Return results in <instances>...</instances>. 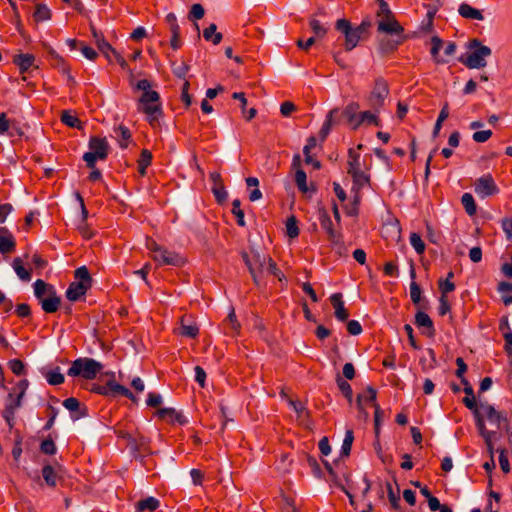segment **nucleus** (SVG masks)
Wrapping results in <instances>:
<instances>
[{
    "mask_svg": "<svg viewBox=\"0 0 512 512\" xmlns=\"http://www.w3.org/2000/svg\"><path fill=\"white\" fill-rule=\"evenodd\" d=\"M466 47L470 52L465 55H461L458 58V61L468 69H481L486 67V57H489L492 54L491 48L483 45L481 40L478 38L469 40Z\"/></svg>",
    "mask_w": 512,
    "mask_h": 512,
    "instance_id": "1",
    "label": "nucleus"
},
{
    "mask_svg": "<svg viewBox=\"0 0 512 512\" xmlns=\"http://www.w3.org/2000/svg\"><path fill=\"white\" fill-rule=\"evenodd\" d=\"M347 165V173L352 177V192L360 193L366 185H370V175L362 170L360 154L353 148L348 150Z\"/></svg>",
    "mask_w": 512,
    "mask_h": 512,
    "instance_id": "2",
    "label": "nucleus"
},
{
    "mask_svg": "<svg viewBox=\"0 0 512 512\" xmlns=\"http://www.w3.org/2000/svg\"><path fill=\"white\" fill-rule=\"evenodd\" d=\"M103 369V364L93 358L83 357L74 360L67 371L71 377H82L86 380H93Z\"/></svg>",
    "mask_w": 512,
    "mask_h": 512,
    "instance_id": "3",
    "label": "nucleus"
},
{
    "mask_svg": "<svg viewBox=\"0 0 512 512\" xmlns=\"http://www.w3.org/2000/svg\"><path fill=\"white\" fill-rule=\"evenodd\" d=\"M160 101V95L157 91L149 90L143 92L139 99L138 111L147 115V120L150 125L154 126L158 117L163 114Z\"/></svg>",
    "mask_w": 512,
    "mask_h": 512,
    "instance_id": "4",
    "label": "nucleus"
},
{
    "mask_svg": "<svg viewBox=\"0 0 512 512\" xmlns=\"http://www.w3.org/2000/svg\"><path fill=\"white\" fill-rule=\"evenodd\" d=\"M90 392L109 398L123 396L136 403L138 398L125 386L117 383L115 380H108L104 385L92 383L88 388Z\"/></svg>",
    "mask_w": 512,
    "mask_h": 512,
    "instance_id": "5",
    "label": "nucleus"
},
{
    "mask_svg": "<svg viewBox=\"0 0 512 512\" xmlns=\"http://www.w3.org/2000/svg\"><path fill=\"white\" fill-rule=\"evenodd\" d=\"M389 92L388 82L383 77H377L373 89L367 96V102L373 111L380 112L384 107L386 98L389 96Z\"/></svg>",
    "mask_w": 512,
    "mask_h": 512,
    "instance_id": "6",
    "label": "nucleus"
},
{
    "mask_svg": "<svg viewBox=\"0 0 512 512\" xmlns=\"http://www.w3.org/2000/svg\"><path fill=\"white\" fill-rule=\"evenodd\" d=\"M240 255L249 270L253 282L257 286L260 285L266 257L255 250H251L250 253L241 251Z\"/></svg>",
    "mask_w": 512,
    "mask_h": 512,
    "instance_id": "7",
    "label": "nucleus"
},
{
    "mask_svg": "<svg viewBox=\"0 0 512 512\" xmlns=\"http://www.w3.org/2000/svg\"><path fill=\"white\" fill-rule=\"evenodd\" d=\"M335 29L344 36L345 51L353 50L362 39L356 27H353L348 19H338L335 23Z\"/></svg>",
    "mask_w": 512,
    "mask_h": 512,
    "instance_id": "8",
    "label": "nucleus"
},
{
    "mask_svg": "<svg viewBox=\"0 0 512 512\" xmlns=\"http://www.w3.org/2000/svg\"><path fill=\"white\" fill-rule=\"evenodd\" d=\"M474 191L481 198H486L499 193V188L496 185L491 174H485L474 182Z\"/></svg>",
    "mask_w": 512,
    "mask_h": 512,
    "instance_id": "9",
    "label": "nucleus"
},
{
    "mask_svg": "<svg viewBox=\"0 0 512 512\" xmlns=\"http://www.w3.org/2000/svg\"><path fill=\"white\" fill-rule=\"evenodd\" d=\"M318 214H319V221H320L321 227L325 230L328 240L330 241L331 245L341 246L340 238H341L342 234L340 232H337L333 228V223H332V220H331L327 210L324 207H320L318 209Z\"/></svg>",
    "mask_w": 512,
    "mask_h": 512,
    "instance_id": "10",
    "label": "nucleus"
},
{
    "mask_svg": "<svg viewBox=\"0 0 512 512\" xmlns=\"http://www.w3.org/2000/svg\"><path fill=\"white\" fill-rule=\"evenodd\" d=\"M12 62L18 67L20 73L23 75V81L27 80V77L24 74L38 68V66L35 65V56L29 53H19L14 55Z\"/></svg>",
    "mask_w": 512,
    "mask_h": 512,
    "instance_id": "11",
    "label": "nucleus"
},
{
    "mask_svg": "<svg viewBox=\"0 0 512 512\" xmlns=\"http://www.w3.org/2000/svg\"><path fill=\"white\" fill-rule=\"evenodd\" d=\"M153 259L159 262L161 265H171L176 267H181L186 262L185 258L179 253L169 251L164 247L158 254L153 255Z\"/></svg>",
    "mask_w": 512,
    "mask_h": 512,
    "instance_id": "12",
    "label": "nucleus"
},
{
    "mask_svg": "<svg viewBox=\"0 0 512 512\" xmlns=\"http://www.w3.org/2000/svg\"><path fill=\"white\" fill-rule=\"evenodd\" d=\"M48 55H49V61L52 65V67L58 69L59 72L67 75L68 82H70L72 85H74L75 79L70 74V66L67 64L65 59L51 47L48 50Z\"/></svg>",
    "mask_w": 512,
    "mask_h": 512,
    "instance_id": "13",
    "label": "nucleus"
},
{
    "mask_svg": "<svg viewBox=\"0 0 512 512\" xmlns=\"http://www.w3.org/2000/svg\"><path fill=\"white\" fill-rule=\"evenodd\" d=\"M156 416L169 424L185 425L188 423L187 418L182 412L176 411L174 408H160L156 411Z\"/></svg>",
    "mask_w": 512,
    "mask_h": 512,
    "instance_id": "14",
    "label": "nucleus"
},
{
    "mask_svg": "<svg viewBox=\"0 0 512 512\" xmlns=\"http://www.w3.org/2000/svg\"><path fill=\"white\" fill-rule=\"evenodd\" d=\"M480 408L484 410L487 420L492 424H496L498 428L502 424L505 426L509 423L507 413L497 411L493 405L480 403Z\"/></svg>",
    "mask_w": 512,
    "mask_h": 512,
    "instance_id": "15",
    "label": "nucleus"
},
{
    "mask_svg": "<svg viewBox=\"0 0 512 512\" xmlns=\"http://www.w3.org/2000/svg\"><path fill=\"white\" fill-rule=\"evenodd\" d=\"M121 436L127 440L133 452H148L150 440L139 432L136 435L122 433Z\"/></svg>",
    "mask_w": 512,
    "mask_h": 512,
    "instance_id": "16",
    "label": "nucleus"
},
{
    "mask_svg": "<svg viewBox=\"0 0 512 512\" xmlns=\"http://www.w3.org/2000/svg\"><path fill=\"white\" fill-rule=\"evenodd\" d=\"M88 147L90 151H92L99 157V160H105L108 157L109 144L105 137H90Z\"/></svg>",
    "mask_w": 512,
    "mask_h": 512,
    "instance_id": "17",
    "label": "nucleus"
},
{
    "mask_svg": "<svg viewBox=\"0 0 512 512\" xmlns=\"http://www.w3.org/2000/svg\"><path fill=\"white\" fill-rule=\"evenodd\" d=\"M178 334L192 339L198 336L199 328L191 316L184 315L180 318Z\"/></svg>",
    "mask_w": 512,
    "mask_h": 512,
    "instance_id": "18",
    "label": "nucleus"
},
{
    "mask_svg": "<svg viewBox=\"0 0 512 512\" xmlns=\"http://www.w3.org/2000/svg\"><path fill=\"white\" fill-rule=\"evenodd\" d=\"M63 406L69 410L73 420H78L88 415V408L86 405L81 404L75 397H69L63 401Z\"/></svg>",
    "mask_w": 512,
    "mask_h": 512,
    "instance_id": "19",
    "label": "nucleus"
},
{
    "mask_svg": "<svg viewBox=\"0 0 512 512\" xmlns=\"http://www.w3.org/2000/svg\"><path fill=\"white\" fill-rule=\"evenodd\" d=\"M386 19L387 21H379L377 28L378 32L387 33L392 36H405L403 34L404 28L395 19L394 15Z\"/></svg>",
    "mask_w": 512,
    "mask_h": 512,
    "instance_id": "20",
    "label": "nucleus"
},
{
    "mask_svg": "<svg viewBox=\"0 0 512 512\" xmlns=\"http://www.w3.org/2000/svg\"><path fill=\"white\" fill-rule=\"evenodd\" d=\"M39 303L44 312L55 313L61 306V298L57 295L55 288L50 287L48 295Z\"/></svg>",
    "mask_w": 512,
    "mask_h": 512,
    "instance_id": "21",
    "label": "nucleus"
},
{
    "mask_svg": "<svg viewBox=\"0 0 512 512\" xmlns=\"http://www.w3.org/2000/svg\"><path fill=\"white\" fill-rule=\"evenodd\" d=\"M330 302L334 308V315L337 320L345 322L349 318V312L344 306L341 293H334L330 296Z\"/></svg>",
    "mask_w": 512,
    "mask_h": 512,
    "instance_id": "22",
    "label": "nucleus"
},
{
    "mask_svg": "<svg viewBox=\"0 0 512 512\" xmlns=\"http://www.w3.org/2000/svg\"><path fill=\"white\" fill-rule=\"evenodd\" d=\"M415 325L418 328H426V331L423 332L427 337L432 338L435 336V328L432 319L430 316L423 311H418L415 315Z\"/></svg>",
    "mask_w": 512,
    "mask_h": 512,
    "instance_id": "23",
    "label": "nucleus"
},
{
    "mask_svg": "<svg viewBox=\"0 0 512 512\" xmlns=\"http://www.w3.org/2000/svg\"><path fill=\"white\" fill-rule=\"evenodd\" d=\"M338 114L339 108H334L330 110L329 113L327 114L326 119L319 131V137L321 141H324L327 138L333 125L340 124V120L336 119L338 117Z\"/></svg>",
    "mask_w": 512,
    "mask_h": 512,
    "instance_id": "24",
    "label": "nucleus"
},
{
    "mask_svg": "<svg viewBox=\"0 0 512 512\" xmlns=\"http://www.w3.org/2000/svg\"><path fill=\"white\" fill-rule=\"evenodd\" d=\"M16 243L13 235L6 227H0V253L7 254L15 249Z\"/></svg>",
    "mask_w": 512,
    "mask_h": 512,
    "instance_id": "25",
    "label": "nucleus"
},
{
    "mask_svg": "<svg viewBox=\"0 0 512 512\" xmlns=\"http://www.w3.org/2000/svg\"><path fill=\"white\" fill-rule=\"evenodd\" d=\"M91 32L99 51L109 58V53L115 52V49L106 41L103 33L98 31L93 25H91Z\"/></svg>",
    "mask_w": 512,
    "mask_h": 512,
    "instance_id": "26",
    "label": "nucleus"
},
{
    "mask_svg": "<svg viewBox=\"0 0 512 512\" xmlns=\"http://www.w3.org/2000/svg\"><path fill=\"white\" fill-rule=\"evenodd\" d=\"M89 288L81 282H72L66 290V297L69 301L76 302L84 296Z\"/></svg>",
    "mask_w": 512,
    "mask_h": 512,
    "instance_id": "27",
    "label": "nucleus"
},
{
    "mask_svg": "<svg viewBox=\"0 0 512 512\" xmlns=\"http://www.w3.org/2000/svg\"><path fill=\"white\" fill-rule=\"evenodd\" d=\"M458 13L461 17L465 19H473L478 21L484 20V16L481 10L476 9L465 2L460 4L458 8Z\"/></svg>",
    "mask_w": 512,
    "mask_h": 512,
    "instance_id": "28",
    "label": "nucleus"
},
{
    "mask_svg": "<svg viewBox=\"0 0 512 512\" xmlns=\"http://www.w3.org/2000/svg\"><path fill=\"white\" fill-rule=\"evenodd\" d=\"M295 183L302 193H307L309 191L315 193L317 191L316 186L311 183L310 187L307 185V175L305 171L301 168L296 169L295 172Z\"/></svg>",
    "mask_w": 512,
    "mask_h": 512,
    "instance_id": "29",
    "label": "nucleus"
},
{
    "mask_svg": "<svg viewBox=\"0 0 512 512\" xmlns=\"http://www.w3.org/2000/svg\"><path fill=\"white\" fill-rule=\"evenodd\" d=\"M41 474L44 482L47 486L54 488L57 485V481L61 479L56 473L55 469L50 464H45L41 469Z\"/></svg>",
    "mask_w": 512,
    "mask_h": 512,
    "instance_id": "30",
    "label": "nucleus"
},
{
    "mask_svg": "<svg viewBox=\"0 0 512 512\" xmlns=\"http://www.w3.org/2000/svg\"><path fill=\"white\" fill-rule=\"evenodd\" d=\"M114 133L117 136V140L120 148L126 149L131 141V132L128 127L120 124L119 126L114 128Z\"/></svg>",
    "mask_w": 512,
    "mask_h": 512,
    "instance_id": "31",
    "label": "nucleus"
},
{
    "mask_svg": "<svg viewBox=\"0 0 512 512\" xmlns=\"http://www.w3.org/2000/svg\"><path fill=\"white\" fill-rule=\"evenodd\" d=\"M160 506V502L155 497H147L136 503V512H154Z\"/></svg>",
    "mask_w": 512,
    "mask_h": 512,
    "instance_id": "32",
    "label": "nucleus"
},
{
    "mask_svg": "<svg viewBox=\"0 0 512 512\" xmlns=\"http://www.w3.org/2000/svg\"><path fill=\"white\" fill-rule=\"evenodd\" d=\"M406 40V36H395L394 39H382L380 41V50L383 53H390L395 51L399 45Z\"/></svg>",
    "mask_w": 512,
    "mask_h": 512,
    "instance_id": "33",
    "label": "nucleus"
},
{
    "mask_svg": "<svg viewBox=\"0 0 512 512\" xmlns=\"http://www.w3.org/2000/svg\"><path fill=\"white\" fill-rule=\"evenodd\" d=\"M360 105L358 102H350L343 110L339 109V114L336 119H339L340 122L342 119H346L347 122L353 120L355 115L359 113Z\"/></svg>",
    "mask_w": 512,
    "mask_h": 512,
    "instance_id": "34",
    "label": "nucleus"
},
{
    "mask_svg": "<svg viewBox=\"0 0 512 512\" xmlns=\"http://www.w3.org/2000/svg\"><path fill=\"white\" fill-rule=\"evenodd\" d=\"M473 415H474L475 424H476L477 430L479 432V435L483 439L484 438H488L489 436H496L497 435L496 431H489L486 428L485 419H484V416L482 415L481 412H477V413H475Z\"/></svg>",
    "mask_w": 512,
    "mask_h": 512,
    "instance_id": "35",
    "label": "nucleus"
},
{
    "mask_svg": "<svg viewBox=\"0 0 512 512\" xmlns=\"http://www.w3.org/2000/svg\"><path fill=\"white\" fill-rule=\"evenodd\" d=\"M74 277L76 279L75 282H81L83 285L87 286V288H91L93 279L86 266L77 268L74 272Z\"/></svg>",
    "mask_w": 512,
    "mask_h": 512,
    "instance_id": "36",
    "label": "nucleus"
},
{
    "mask_svg": "<svg viewBox=\"0 0 512 512\" xmlns=\"http://www.w3.org/2000/svg\"><path fill=\"white\" fill-rule=\"evenodd\" d=\"M52 17V12L48 8L46 4L39 3L35 6V11L33 13V18L36 22H42L50 20Z\"/></svg>",
    "mask_w": 512,
    "mask_h": 512,
    "instance_id": "37",
    "label": "nucleus"
},
{
    "mask_svg": "<svg viewBox=\"0 0 512 512\" xmlns=\"http://www.w3.org/2000/svg\"><path fill=\"white\" fill-rule=\"evenodd\" d=\"M431 56L436 64H444L447 61L439 57V51L443 46V40L438 36H433L431 38Z\"/></svg>",
    "mask_w": 512,
    "mask_h": 512,
    "instance_id": "38",
    "label": "nucleus"
},
{
    "mask_svg": "<svg viewBox=\"0 0 512 512\" xmlns=\"http://www.w3.org/2000/svg\"><path fill=\"white\" fill-rule=\"evenodd\" d=\"M33 286L35 297L38 299L39 302L46 297L45 295H48V293L50 292V287H54L53 285L48 284L41 279L36 280Z\"/></svg>",
    "mask_w": 512,
    "mask_h": 512,
    "instance_id": "39",
    "label": "nucleus"
},
{
    "mask_svg": "<svg viewBox=\"0 0 512 512\" xmlns=\"http://www.w3.org/2000/svg\"><path fill=\"white\" fill-rule=\"evenodd\" d=\"M461 203L469 216H473L477 212V205L470 193H464L461 197Z\"/></svg>",
    "mask_w": 512,
    "mask_h": 512,
    "instance_id": "40",
    "label": "nucleus"
},
{
    "mask_svg": "<svg viewBox=\"0 0 512 512\" xmlns=\"http://www.w3.org/2000/svg\"><path fill=\"white\" fill-rule=\"evenodd\" d=\"M61 121H62V123H64L65 125H67L71 128H77V129L83 128V124L80 121V119L78 117H76L75 115H72L69 111H66V110L63 111L61 114Z\"/></svg>",
    "mask_w": 512,
    "mask_h": 512,
    "instance_id": "41",
    "label": "nucleus"
},
{
    "mask_svg": "<svg viewBox=\"0 0 512 512\" xmlns=\"http://www.w3.org/2000/svg\"><path fill=\"white\" fill-rule=\"evenodd\" d=\"M13 268L17 274V276L23 281L31 280V273L27 270L22 263V260L17 257L13 260Z\"/></svg>",
    "mask_w": 512,
    "mask_h": 512,
    "instance_id": "42",
    "label": "nucleus"
},
{
    "mask_svg": "<svg viewBox=\"0 0 512 512\" xmlns=\"http://www.w3.org/2000/svg\"><path fill=\"white\" fill-rule=\"evenodd\" d=\"M39 449H40V452L45 454V455L52 456V455L56 454L57 447H56L54 439L51 437V435H49L47 438H45L40 443Z\"/></svg>",
    "mask_w": 512,
    "mask_h": 512,
    "instance_id": "43",
    "label": "nucleus"
},
{
    "mask_svg": "<svg viewBox=\"0 0 512 512\" xmlns=\"http://www.w3.org/2000/svg\"><path fill=\"white\" fill-rule=\"evenodd\" d=\"M360 113V122L367 125H374L376 127L381 126V121L379 120L377 113L375 111H363Z\"/></svg>",
    "mask_w": 512,
    "mask_h": 512,
    "instance_id": "44",
    "label": "nucleus"
},
{
    "mask_svg": "<svg viewBox=\"0 0 512 512\" xmlns=\"http://www.w3.org/2000/svg\"><path fill=\"white\" fill-rule=\"evenodd\" d=\"M47 382L50 385L56 386L64 383V375L60 372V368L56 367L54 370H50L45 375Z\"/></svg>",
    "mask_w": 512,
    "mask_h": 512,
    "instance_id": "45",
    "label": "nucleus"
},
{
    "mask_svg": "<svg viewBox=\"0 0 512 512\" xmlns=\"http://www.w3.org/2000/svg\"><path fill=\"white\" fill-rule=\"evenodd\" d=\"M336 382L339 390L351 404L353 400V391L351 385L346 380L342 379L340 376H337Z\"/></svg>",
    "mask_w": 512,
    "mask_h": 512,
    "instance_id": "46",
    "label": "nucleus"
},
{
    "mask_svg": "<svg viewBox=\"0 0 512 512\" xmlns=\"http://www.w3.org/2000/svg\"><path fill=\"white\" fill-rule=\"evenodd\" d=\"M211 190L218 204H223L226 202L228 193L225 189L224 183L213 185Z\"/></svg>",
    "mask_w": 512,
    "mask_h": 512,
    "instance_id": "47",
    "label": "nucleus"
},
{
    "mask_svg": "<svg viewBox=\"0 0 512 512\" xmlns=\"http://www.w3.org/2000/svg\"><path fill=\"white\" fill-rule=\"evenodd\" d=\"M307 464L312 470L313 475L318 478L322 479L324 477V473L320 467V464L318 463L317 459L309 454H305Z\"/></svg>",
    "mask_w": 512,
    "mask_h": 512,
    "instance_id": "48",
    "label": "nucleus"
},
{
    "mask_svg": "<svg viewBox=\"0 0 512 512\" xmlns=\"http://www.w3.org/2000/svg\"><path fill=\"white\" fill-rule=\"evenodd\" d=\"M410 244L415 249L417 254L421 255L425 251V243L422 240L420 234L413 232L410 234Z\"/></svg>",
    "mask_w": 512,
    "mask_h": 512,
    "instance_id": "49",
    "label": "nucleus"
},
{
    "mask_svg": "<svg viewBox=\"0 0 512 512\" xmlns=\"http://www.w3.org/2000/svg\"><path fill=\"white\" fill-rule=\"evenodd\" d=\"M309 25L317 38L321 39L327 34V28L324 27L319 20L311 18L309 21Z\"/></svg>",
    "mask_w": 512,
    "mask_h": 512,
    "instance_id": "50",
    "label": "nucleus"
},
{
    "mask_svg": "<svg viewBox=\"0 0 512 512\" xmlns=\"http://www.w3.org/2000/svg\"><path fill=\"white\" fill-rule=\"evenodd\" d=\"M241 201L239 199H234L232 202V210L231 212L236 216L237 218V224L241 227L245 226V220H244V212L240 208Z\"/></svg>",
    "mask_w": 512,
    "mask_h": 512,
    "instance_id": "51",
    "label": "nucleus"
},
{
    "mask_svg": "<svg viewBox=\"0 0 512 512\" xmlns=\"http://www.w3.org/2000/svg\"><path fill=\"white\" fill-rule=\"evenodd\" d=\"M386 488H387V495H388V499L391 504V507L395 510H398L400 508L399 490L397 491V493H395L393 491L391 483H389V482L386 483Z\"/></svg>",
    "mask_w": 512,
    "mask_h": 512,
    "instance_id": "52",
    "label": "nucleus"
},
{
    "mask_svg": "<svg viewBox=\"0 0 512 512\" xmlns=\"http://www.w3.org/2000/svg\"><path fill=\"white\" fill-rule=\"evenodd\" d=\"M286 233L290 238H296L299 235L297 219L294 215L290 216L286 222Z\"/></svg>",
    "mask_w": 512,
    "mask_h": 512,
    "instance_id": "53",
    "label": "nucleus"
},
{
    "mask_svg": "<svg viewBox=\"0 0 512 512\" xmlns=\"http://www.w3.org/2000/svg\"><path fill=\"white\" fill-rule=\"evenodd\" d=\"M171 65H172L173 74L177 78L184 79V81H185L186 80V75H187V73H188V71L190 69V66L188 64H186L185 62H182L179 65H176L175 62H172Z\"/></svg>",
    "mask_w": 512,
    "mask_h": 512,
    "instance_id": "54",
    "label": "nucleus"
},
{
    "mask_svg": "<svg viewBox=\"0 0 512 512\" xmlns=\"http://www.w3.org/2000/svg\"><path fill=\"white\" fill-rule=\"evenodd\" d=\"M360 193H354L353 201L349 206L345 207V213L348 216H357L359 212V203H360Z\"/></svg>",
    "mask_w": 512,
    "mask_h": 512,
    "instance_id": "55",
    "label": "nucleus"
},
{
    "mask_svg": "<svg viewBox=\"0 0 512 512\" xmlns=\"http://www.w3.org/2000/svg\"><path fill=\"white\" fill-rule=\"evenodd\" d=\"M374 409V433L375 438H379L383 411L381 410L380 406L377 403H374Z\"/></svg>",
    "mask_w": 512,
    "mask_h": 512,
    "instance_id": "56",
    "label": "nucleus"
},
{
    "mask_svg": "<svg viewBox=\"0 0 512 512\" xmlns=\"http://www.w3.org/2000/svg\"><path fill=\"white\" fill-rule=\"evenodd\" d=\"M8 367L17 376L25 374V365L20 359L9 360Z\"/></svg>",
    "mask_w": 512,
    "mask_h": 512,
    "instance_id": "57",
    "label": "nucleus"
},
{
    "mask_svg": "<svg viewBox=\"0 0 512 512\" xmlns=\"http://www.w3.org/2000/svg\"><path fill=\"white\" fill-rule=\"evenodd\" d=\"M205 10L201 4H193L188 14L190 20H200L204 17Z\"/></svg>",
    "mask_w": 512,
    "mask_h": 512,
    "instance_id": "58",
    "label": "nucleus"
},
{
    "mask_svg": "<svg viewBox=\"0 0 512 512\" xmlns=\"http://www.w3.org/2000/svg\"><path fill=\"white\" fill-rule=\"evenodd\" d=\"M371 27H372V20L369 17H366L362 20V22L358 26H356V29L363 39L369 35V30Z\"/></svg>",
    "mask_w": 512,
    "mask_h": 512,
    "instance_id": "59",
    "label": "nucleus"
},
{
    "mask_svg": "<svg viewBox=\"0 0 512 512\" xmlns=\"http://www.w3.org/2000/svg\"><path fill=\"white\" fill-rule=\"evenodd\" d=\"M497 451L499 452V464H500L501 470L504 473H508L510 471V464H509L508 457L506 455L507 451L504 448L498 449Z\"/></svg>",
    "mask_w": 512,
    "mask_h": 512,
    "instance_id": "60",
    "label": "nucleus"
},
{
    "mask_svg": "<svg viewBox=\"0 0 512 512\" xmlns=\"http://www.w3.org/2000/svg\"><path fill=\"white\" fill-rule=\"evenodd\" d=\"M48 411H49V418L43 427V430H45V431H48L53 427V425L55 423V419L58 415V409L52 405H48Z\"/></svg>",
    "mask_w": 512,
    "mask_h": 512,
    "instance_id": "61",
    "label": "nucleus"
},
{
    "mask_svg": "<svg viewBox=\"0 0 512 512\" xmlns=\"http://www.w3.org/2000/svg\"><path fill=\"white\" fill-rule=\"evenodd\" d=\"M410 297L414 304H419L421 300V288L415 281H412L410 284Z\"/></svg>",
    "mask_w": 512,
    "mask_h": 512,
    "instance_id": "62",
    "label": "nucleus"
},
{
    "mask_svg": "<svg viewBox=\"0 0 512 512\" xmlns=\"http://www.w3.org/2000/svg\"><path fill=\"white\" fill-rule=\"evenodd\" d=\"M189 87H190L189 81L185 80L183 83L182 89H181L182 90L181 91V100L185 104L186 107H189L192 103V97L188 92Z\"/></svg>",
    "mask_w": 512,
    "mask_h": 512,
    "instance_id": "63",
    "label": "nucleus"
},
{
    "mask_svg": "<svg viewBox=\"0 0 512 512\" xmlns=\"http://www.w3.org/2000/svg\"><path fill=\"white\" fill-rule=\"evenodd\" d=\"M463 404L472 411L473 414L480 412V405L478 406L474 395H467L463 398Z\"/></svg>",
    "mask_w": 512,
    "mask_h": 512,
    "instance_id": "64",
    "label": "nucleus"
}]
</instances>
